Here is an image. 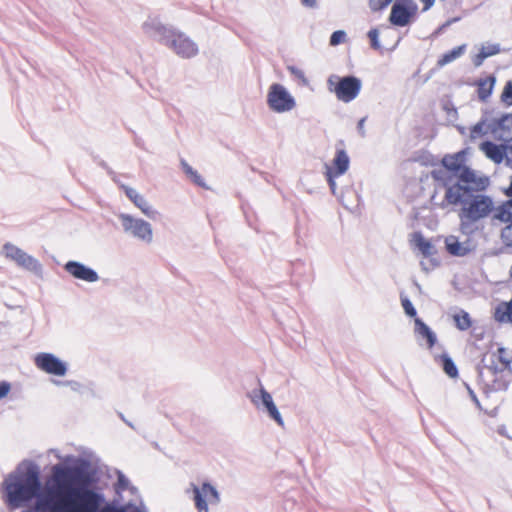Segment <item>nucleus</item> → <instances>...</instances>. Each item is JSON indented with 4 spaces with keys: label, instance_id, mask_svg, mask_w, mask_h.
I'll list each match as a JSON object with an SVG mask.
<instances>
[{
    "label": "nucleus",
    "instance_id": "obj_48",
    "mask_svg": "<svg viewBox=\"0 0 512 512\" xmlns=\"http://www.w3.org/2000/svg\"><path fill=\"white\" fill-rule=\"evenodd\" d=\"M456 21H458V18H454L453 20L448 21V22L446 23V26H448V25H450V23H452V22H456Z\"/></svg>",
    "mask_w": 512,
    "mask_h": 512
},
{
    "label": "nucleus",
    "instance_id": "obj_2",
    "mask_svg": "<svg viewBox=\"0 0 512 512\" xmlns=\"http://www.w3.org/2000/svg\"><path fill=\"white\" fill-rule=\"evenodd\" d=\"M484 189L474 188L473 184H455L445 190L444 200L450 205H460L459 230L464 236H471L480 229V223L491 217L499 206L494 200L481 191Z\"/></svg>",
    "mask_w": 512,
    "mask_h": 512
},
{
    "label": "nucleus",
    "instance_id": "obj_23",
    "mask_svg": "<svg viewBox=\"0 0 512 512\" xmlns=\"http://www.w3.org/2000/svg\"><path fill=\"white\" fill-rule=\"evenodd\" d=\"M415 333L418 339H425L427 343V347L431 349L436 341V334L431 330V328L426 325L420 318H415Z\"/></svg>",
    "mask_w": 512,
    "mask_h": 512
},
{
    "label": "nucleus",
    "instance_id": "obj_28",
    "mask_svg": "<svg viewBox=\"0 0 512 512\" xmlns=\"http://www.w3.org/2000/svg\"><path fill=\"white\" fill-rule=\"evenodd\" d=\"M181 167L184 173L198 186L206 187L202 176L194 170L184 159L181 160Z\"/></svg>",
    "mask_w": 512,
    "mask_h": 512
},
{
    "label": "nucleus",
    "instance_id": "obj_26",
    "mask_svg": "<svg viewBox=\"0 0 512 512\" xmlns=\"http://www.w3.org/2000/svg\"><path fill=\"white\" fill-rule=\"evenodd\" d=\"M495 318L499 322L512 323V298L510 302L503 303L497 307Z\"/></svg>",
    "mask_w": 512,
    "mask_h": 512
},
{
    "label": "nucleus",
    "instance_id": "obj_45",
    "mask_svg": "<svg viewBox=\"0 0 512 512\" xmlns=\"http://www.w3.org/2000/svg\"><path fill=\"white\" fill-rule=\"evenodd\" d=\"M302 4L309 8H316L317 1L316 0H301Z\"/></svg>",
    "mask_w": 512,
    "mask_h": 512
},
{
    "label": "nucleus",
    "instance_id": "obj_35",
    "mask_svg": "<svg viewBox=\"0 0 512 512\" xmlns=\"http://www.w3.org/2000/svg\"><path fill=\"white\" fill-rule=\"evenodd\" d=\"M368 38L373 49L379 50L381 48L379 42V31L377 28H373L368 32Z\"/></svg>",
    "mask_w": 512,
    "mask_h": 512
},
{
    "label": "nucleus",
    "instance_id": "obj_32",
    "mask_svg": "<svg viewBox=\"0 0 512 512\" xmlns=\"http://www.w3.org/2000/svg\"><path fill=\"white\" fill-rule=\"evenodd\" d=\"M287 70L293 76V78L298 81V83L300 85H302V86L309 85V80L306 77V75L302 69L295 67V66H288Z\"/></svg>",
    "mask_w": 512,
    "mask_h": 512
},
{
    "label": "nucleus",
    "instance_id": "obj_12",
    "mask_svg": "<svg viewBox=\"0 0 512 512\" xmlns=\"http://www.w3.org/2000/svg\"><path fill=\"white\" fill-rule=\"evenodd\" d=\"M494 220L506 224L500 231V240L506 248L512 249V199L498 207Z\"/></svg>",
    "mask_w": 512,
    "mask_h": 512
},
{
    "label": "nucleus",
    "instance_id": "obj_10",
    "mask_svg": "<svg viewBox=\"0 0 512 512\" xmlns=\"http://www.w3.org/2000/svg\"><path fill=\"white\" fill-rule=\"evenodd\" d=\"M193 500L198 512H209L208 505L218 504L219 493L210 483L204 482L201 486L192 484Z\"/></svg>",
    "mask_w": 512,
    "mask_h": 512
},
{
    "label": "nucleus",
    "instance_id": "obj_34",
    "mask_svg": "<svg viewBox=\"0 0 512 512\" xmlns=\"http://www.w3.org/2000/svg\"><path fill=\"white\" fill-rule=\"evenodd\" d=\"M480 52H483L486 55V58L494 56L500 52V45L499 44L482 45Z\"/></svg>",
    "mask_w": 512,
    "mask_h": 512
},
{
    "label": "nucleus",
    "instance_id": "obj_27",
    "mask_svg": "<svg viewBox=\"0 0 512 512\" xmlns=\"http://www.w3.org/2000/svg\"><path fill=\"white\" fill-rule=\"evenodd\" d=\"M494 83V77H488L487 79L479 81L478 96L482 101H485L491 95Z\"/></svg>",
    "mask_w": 512,
    "mask_h": 512
},
{
    "label": "nucleus",
    "instance_id": "obj_22",
    "mask_svg": "<svg viewBox=\"0 0 512 512\" xmlns=\"http://www.w3.org/2000/svg\"><path fill=\"white\" fill-rule=\"evenodd\" d=\"M494 118H484L475 124L470 132L471 139H478L485 135H491L494 138Z\"/></svg>",
    "mask_w": 512,
    "mask_h": 512
},
{
    "label": "nucleus",
    "instance_id": "obj_19",
    "mask_svg": "<svg viewBox=\"0 0 512 512\" xmlns=\"http://www.w3.org/2000/svg\"><path fill=\"white\" fill-rule=\"evenodd\" d=\"M126 196L141 212L151 219H155L158 212L148 203L143 195L139 194L134 188L122 186Z\"/></svg>",
    "mask_w": 512,
    "mask_h": 512
},
{
    "label": "nucleus",
    "instance_id": "obj_3",
    "mask_svg": "<svg viewBox=\"0 0 512 512\" xmlns=\"http://www.w3.org/2000/svg\"><path fill=\"white\" fill-rule=\"evenodd\" d=\"M465 161L464 151L445 155L442 159V167L432 171L433 179L442 183L446 189L455 184H473L474 188L485 189L489 184L488 178L478 177L473 170L465 165Z\"/></svg>",
    "mask_w": 512,
    "mask_h": 512
},
{
    "label": "nucleus",
    "instance_id": "obj_43",
    "mask_svg": "<svg viewBox=\"0 0 512 512\" xmlns=\"http://www.w3.org/2000/svg\"><path fill=\"white\" fill-rule=\"evenodd\" d=\"M365 121H366V117H363L358 121V124H357V130L361 137L366 136Z\"/></svg>",
    "mask_w": 512,
    "mask_h": 512
},
{
    "label": "nucleus",
    "instance_id": "obj_9",
    "mask_svg": "<svg viewBox=\"0 0 512 512\" xmlns=\"http://www.w3.org/2000/svg\"><path fill=\"white\" fill-rule=\"evenodd\" d=\"M174 29V26L163 23L157 15H149L141 24L143 34L163 46Z\"/></svg>",
    "mask_w": 512,
    "mask_h": 512
},
{
    "label": "nucleus",
    "instance_id": "obj_30",
    "mask_svg": "<svg viewBox=\"0 0 512 512\" xmlns=\"http://www.w3.org/2000/svg\"><path fill=\"white\" fill-rule=\"evenodd\" d=\"M440 362L444 372L449 377L454 378L458 376V369L453 360L447 354L441 355Z\"/></svg>",
    "mask_w": 512,
    "mask_h": 512
},
{
    "label": "nucleus",
    "instance_id": "obj_44",
    "mask_svg": "<svg viewBox=\"0 0 512 512\" xmlns=\"http://www.w3.org/2000/svg\"><path fill=\"white\" fill-rule=\"evenodd\" d=\"M506 164L512 167V145L507 146Z\"/></svg>",
    "mask_w": 512,
    "mask_h": 512
},
{
    "label": "nucleus",
    "instance_id": "obj_47",
    "mask_svg": "<svg viewBox=\"0 0 512 512\" xmlns=\"http://www.w3.org/2000/svg\"><path fill=\"white\" fill-rule=\"evenodd\" d=\"M274 419L277 421V423H278L279 425H281V426L283 425V421H282V420H283V418L277 417V418H274Z\"/></svg>",
    "mask_w": 512,
    "mask_h": 512
},
{
    "label": "nucleus",
    "instance_id": "obj_15",
    "mask_svg": "<svg viewBox=\"0 0 512 512\" xmlns=\"http://www.w3.org/2000/svg\"><path fill=\"white\" fill-rule=\"evenodd\" d=\"M447 252L455 257H464L476 249V243L470 238L465 236L464 240H460L455 235H449L444 240Z\"/></svg>",
    "mask_w": 512,
    "mask_h": 512
},
{
    "label": "nucleus",
    "instance_id": "obj_21",
    "mask_svg": "<svg viewBox=\"0 0 512 512\" xmlns=\"http://www.w3.org/2000/svg\"><path fill=\"white\" fill-rule=\"evenodd\" d=\"M480 150L486 155L487 158L495 163H501L506 160L507 146L497 145L493 142L486 141L480 145Z\"/></svg>",
    "mask_w": 512,
    "mask_h": 512
},
{
    "label": "nucleus",
    "instance_id": "obj_25",
    "mask_svg": "<svg viewBox=\"0 0 512 512\" xmlns=\"http://www.w3.org/2000/svg\"><path fill=\"white\" fill-rule=\"evenodd\" d=\"M467 45L462 44L453 48L451 51L444 53L437 61L439 67H443L456 59L460 58L466 51Z\"/></svg>",
    "mask_w": 512,
    "mask_h": 512
},
{
    "label": "nucleus",
    "instance_id": "obj_38",
    "mask_svg": "<svg viewBox=\"0 0 512 512\" xmlns=\"http://www.w3.org/2000/svg\"><path fill=\"white\" fill-rule=\"evenodd\" d=\"M326 177H327V181H328L329 187L331 189V192L335 195L336 194L335 177H337V176H336V174H333L332 168L329 167L328 165H326Z\"/></svg>",
    "mask_w": 512,
    "mask_h": 512
},
{
    "label": "nucleus",
    "instance_id": "obj_42",
    "mask_svg": "<svg viewBox=\"0 0 512 512\" xmlns=\"http://www.w3.org/2000/svg\"><path fill=\"white\" fill-rule=\"evenodd\" d=\"M486 59V55L483 52H479L474 58H473V64L476 67H480L484 60Z\"/></svg>",
    "mask_w": 512,
    "mask_h": 512
},
{
    "label": "nucleus",
    "instance_id": "obj_6",
    "mask_svg": "<svg viewBox=\"0 0 512 512\" xmlns=\"http://www.w3.org/2000/svg\"><path fill=\"white\" fill-rule=\"evenodd\" d=\"M117 218L119 219L121 228L126 235L145 244L152 243L153 228L148 221L134 217L128 213H118Z\"/></svg>",
    "mask_w": 512,
    "mask_h": 512
},
{
    "label": "nucleus",
    "instance_id": "obj_31",
    "mask_svg": "<svg viewBox=\"0 0 512 512\" xmlns=\"http://www.w3.org/2000/svg\"><path fill=\"white\" fill-rule=\"evenodd\" d=\"M453 318L459 330L465 331L471 327V318L467 312L461 310L460 313L455 314Z\"/></svg>",
    "mask_w": 512,
    "mask_h": 512
},
{
    "label": "nucleus",
    "instance_id": "obj_46",
    "mask_svg": "<svg viewBox=\"0 0 512 512\" xmlns=\"http://www.w3.org/2000/svg\"><path fill=\"white\" fill-rule=\"evenodd\" d=\"M420 1L424 3V10L425 11L430 9L433 6L434 2H435V0H420Z\"/></svg>",
    "mask_w": 512,
    "mask_h": 512
},
{
    "label": "nucleus",
    "instance_id": "obj_18",
    "mask_svg": "<svg viewBox=\"0 0 512 512\" xmlns=\"http://www.w3.org/2000/svg\"><path fill=\"white\" fill-rule=\"evenodd\" d=\"M64 269L74 278L88 283H94L99 280V275L95 270L78 261H68L64 265Z\"/></svg>",
    "mask_w": 512,
    "mask_h": 512
},
{
    "label": "nucleus",
    "instance_id": "obj_5",
    "mask_svg": "<svg viewBox=\"0 0 512 512\" xmlns=\"http://www.w3.org/2000/svg\"><path fill=\"white\" fill-rule=\"evenodd\" d=\"M327 87L339 101L349 103L359 95L362 82L355 76L339 77L338 75H331L327 80Z\"/></svg>",
    "mask_w": 512,
    "mask_h": 512
},
{
    "label": "nucleus",
    "instance_id": "obj_29",
    "mask_svg": "<svg viewBox=\"0 0 512 512\" xmlns=\"http://www.w3.org/2000/svg\"><path fill=\"white\" fill-rule=\"evenodd\" d=\"M414 242L416 247L421 251V253L428 257L433 254V245L426 240L420 233L414 234Z\"/></svg>",
    "mask_w": 512,
    "mask_h": 512
},
{
    "label": "nucleus",
    "instance_id": "obj_7",
    "mask_svg": "<svg viewBox=\"0 0 512 512\" xmlns=\"http://www.w3.org/2000/svg\"><path fill=\"white\" fill-rule=\"evenodd\" d=\"M266 102L271 111L279 114L290 112L297 105L294 96L280 83L269 86Z\"/></svg>",
    "mask_w": 512,
    "mask_h": 512
},
{
    "label": "nucleus",
    "instance_id": "obj_13",
    "mask_svg": "<svg viewBox=\"0 0 512 512\" xmlns=\"http://www.w3.org/2000/svg\"><path fill=\"white\" fill-rule=\"evenodd\" d=\"M35 365L47 374L64 376L68 371V365L52 353H39L34 359Z\"/></svg>",
    "mask_w": 512,
    "mask_h": 512
},
{
    "label": "nucleus",
    "instance_id": "obj_8",
    "mask_svg": "<svg viewBox=\"0 0 512 512\" xmlns=\"http://www.w3.org/2000/svg\"><path fill=\"white\" fill-rule=\"evenodd\" d=\"M164 46L183 59L193 58L199 52L198 45L177 28L173 30Z\"/></svg>",
    "mask_w": 512,
    "mask_h": 512
},
{
    "label": "nucleus",
    "instance_id": "obj_39",
    "mask_svg": "<svg viewBox=\"0 0 512 512\" xmlns=\"http://www.w3.org/2000/svg\"><path fill=\"white\" fill-rule=\"evenodd\" d=\"M392 0H369V7L373 11H379L387 7Z\"/></svg>",
    "mask_w": 512,
    "mask_h": 512
},
{
    "label": "nucleus",
    "instance_id": "obj_11",
    "mask_svg": "<svg viewBox=\"0 0 512 512\" xmlns=\"http://www.w3.org/2000/svg\"><path fill=\"white\" fill-rule=\"evenodd\" d=\"M3 253L6 258L26 270L34 273H40L42 270V265L36 258L11 243H6L3 246Z\"/></svg>",
    "mask_w": 512,
    "mask_h": 512
},
{
    "label": "nucleus",
    "instance_id": "obj_40",
    "mask_svg": "<svg viewBox=\"0 0 512 512\" xmlns=\"http://www.w3.org/2000/svg\"><path fill=\"white\" fill-rule=\"evenodd\" d=\"M56 385H61V386H69L70 389L72 391H75V392H80L81 389H82V384H80L79 382L77 381H58V380H54L53 381Z\"/></svg>",
    "mask_w": 512,
    "mask_h": 512
},
{
    "label": "nucleus",
    "instance_id": "obj_14",
    "mask_svg": "<svg viewBox=\"0 0 512 512\" xmlns=\"http://www.w3.org/2000/svg\"><path fill=\"white\" fill-rule=\"evenodd\" d=\"M416 10L412 0H401L393 4L389 16L390 22L395 26L404 27L409 24Z\"/></svg>",
    "mask_w": 512,
    "mask_h": 512
},
{
    "label": "nucleus",
    "instance_id": "obj_4",
    "mask_svg": "<svg viewBox=\"0 0 512 512\" xmlns=\"http://www.w3.org/2000/svg\"><path fill=\"white\" fill-rule=\"evenodd\" d=\"M3 487L8 502L17 507L37 496L41 483L38 473L30 471L23 481L18 480L17 477L9 476L5 479Z\"/></svg>",
    "mask_w": 512,
    "mask_h": 512
},
{
    "label": "nucleus",
    "instance_id": "obj_36",
    "mask_svg": "<svg viewBox=\"0 0 512 512\" xmlns=\"http://www.w3.org/2000/svg\"><path fill=\"white\" fill-rule=\"evenodd\" d=\"M346 38V32L343 30H337L332 33L330 36V45L331 46H337L344 42Z\"/></svg>",
    "mask_w": 512,
    "mask_h": 512
},
{
    "label": "nucleus",
    "instance_id": "obj_33",
    "mask_svg": "<svg viewBox=\"0 0 512 512\" xmlns=\"http://www.w3.org/2000/svg\"><path fill=\"white\" fill-rule=\"evenodd\" d=\"M401 304L405 313L410 317H415L417 312L412 302L404 295H401Z\"/></svg>",
    "mask_w": 512,
    "mask_h": 512
},
{
    "label": "nucleus",
    "instance_id": "obj_41",
    "mask_svg": "<svg viewBox=\"0 0 512 512\" xmlns=\"http://www.w3.org/2000/svg\"><path fill=\"white\" fill-rule=\"evenodd\" d=\"M11 385L6 381L0 382V399L4 398L10 391Z\"/></svg>",
    "mask_w": 512,
    "mask_h": 512
},
{
    "label": "nucleus",
    "instance_id": "obj_17",
    "mask_svg": "<svg viewBox=\"0 0 512 512\" xmlns=\"http://www.w3.org/2000/svg\"><path fill=\"white\" fill-rule=\"evenodd\" d=\"M248 397L256 407L264 408L269 416H280L271 394L263 386L251 390Z\"/></svg>",
    "mask_w": 512,
    "mask_h": 512
},
{
    "label": "nucleus",
    "instance_id": "obj_24",
    "mask_svg": "<svg viewBox=\"0 0 512 512\" xmlns=\"http://www.w3.org/2000/svg\"><path fill=\"white\" fill-rule=\"evenodd\" d=\"M349 164L350 159L347 152L343 149H338L333 159V164L330 167L333 170V174L341 176L348 170Z\"/></svg>",
    "mask_w": 512,
    "mask_h": 512
},
{
    "label": "nucleus",
    "instance_id": "obj_20",
    "mask_svg": "<svg viewBox=\"0 0 512 512\" xmlns=\"http://www.w3.org/2000/svg\"><path fill=\"white\" fill-rule=\"evenodd\" d=\"M494 138L509 142L512 140V114L503 115L499 119L494 118Z\"/></svg>",
    "mask_w": 512,
    "mask_h": 512
},
{
    "label": "nucleus",
    "instance_id": "obj_1",
    "mask_svg": "<svg viewBox=\"0 0 512 512\" xmlns=\"http://www.w3.org/2000/svg\"><path fill=\"white\" fill-rule=\"evenodd\" d=\"M79 471L62 465L52 467V480L56 489H49L46 496L36 502V510L51 512H97L101 498L90 489H75L71 484L77 481ZM101 512H125L121 508L107 506Z\"/></svg>",
    "mask_w": 512,
    "mask_h": 512
},
{
    "label": "nucleus",
    "instance_id": "obj_49",
    "mask_svg": "<svg viewBox=\"0 0 512 512\" xmlns=\"http://www.w3.org/2000/svg\"><path fill=\"white\" fill-rule=\"evenodd\" d=\"M509 276L512 278V266L510 267V270H509Z\"/></svg>",
    "mask_w": 512,
    "mask_h": 512
},
{
    "label": "nucleus",
    "instance_id": "obj_37",
    "mask_svg": "<svg viewBox=\"0 0 512 512\" xmlns=\"http://www.w3.org/2000/svg\"><path fill=\"white\" fill-rule=\"evenodd\" d=\"M501 99L505 104L512 105V81L507 82L505 85Z\"/></svg>",
    "mask_w": 512,
    "mask_h": 512
},
{
    "label": "nucleus",
    "instance_id": "obj_16",
    "mask_svg": "<svg viewBox=\"0 0 512 512\" xmlns=\"http://www.w3.org/2000/svg\"><path fill=\"white\" fill-rule=\"evenodd\" d=\"M511 362V357L508 355L504 348L498 349V356L491 354L483 358V366L480 374L483 375L484 371L490 372L492 375L504 371Z\"/></svg>",
    "mask_w": 512,
    "mask_h": 512
}]
</instances>
